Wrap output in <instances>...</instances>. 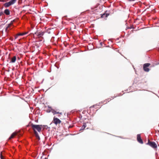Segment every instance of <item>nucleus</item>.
Masks as SVG:
<instances>
[{
	"label": "nucleus",
	"instance_id": "f257e3e1",
	"mask_svg": "<svg viewBox=\"0 0 159 159\" xmlns=\"http://www.w3.org/2000/svg\"><path fill=\"white\" fill-rule=\"evenodd\" d=\"M30 126L33 130L36 137L39 140L40 137L37 131L39 132H40L42 129V125H34L33 124H31Z\"/></svg>",
	"mask_w": 159,
	"mask_h": 159
},
{
	"label": "nucleus",
	"instance_id": "4be33fe9",
	"mask_svg": "<svg viewBox=\"0 0 159 159\" xmlns=\"http://www.w3.org/2000/svg\"><path fill=\"white\" fill-rule=\"evenodd\" d=\"M3 60V58H2V60Z\"/></svg>",
	"mask_w": 159,
	"mask_h": 159
},
{
	"label": "nucleus",
	"instance_id": "f03ea898",
	"mask_svg": "<svg viewBox=\"0 0 159 159\" xmlns=\"http://www.w3.org/2000/svg\"><path fill=\"white\" fill-rule=\"evenodd\" d=\"M147 144L149 145L154 149L156 148H157V144L154 142H151L148 139Z\"/></svg>",
	"mask_w": 159,
	"mask_h": 159
},
{
	"label": "nucleus",
	"instance_id": "ddd939ff",
	"mask_svg": "<svg viewBox=\"0 0 159 159\" xmlns=\"http://www.w3.org/2000/svg\"><path fill=\"white\" fill-rule=\"evenodd\" d=\"M1 159H7L6 157L3 155L2 152H1Z\"/></svg>",
	"mask_w": 159,
	"mask_h": 159
},
{
	"label": "nucleus",
	"instance_id": "9d476101",
	"mask_svg": "<svg viewBox=\"0 0 159 159\" xmlns=\"http://www.w3.org/2000/svg\"><path fill=\"white\" fill-rule=\"evenodd\" d=\"M11 5H12L11 4L10 2H9L7 3H5L4 4V7H9V6H11Z\"/></svg>",
	"mask_w": 159,
	"mask_h": 159
},
{
	"label": "nucleus",
	"instance_id": "aec40b11",
	"mask_svg": "<svg viewBox=\"0 0 159 159\" xmlns=\"http://www.w3.org/2000/svg\"><path fill=\"white\" fill-rule=\"evenodd\" d=\"M1 2H4L5 1L3 0H0Z\"/></svg>",
	"mask_w": 159,
	"mask_h": 159
},
{
	"label": "nucleus",
	"instance_id": "6e6552de",
	"mask_svg": "<svg viewBox=\"0 0 159 159\" xmlns=\"http://www.w3.org/2000/svg\"><path fill=\"white\" fill-rule=\"evenodd\" d=\"M17 134V133L16 132H14L11 135V136L9 137V139H11L12 138H13Z\"/></svg>",
	"mask_w": 159,
	"mask_h": 159
},
{
	"label": "nucleus",
	"instance_id": "0eeeda50",
	"mask_svg": "<svg viewBox=\"0 0 159 159\" xmlns=\"http://www.w3.org/2000/svg\"><path fill=\"white\" fill-rule=\"evenodd\" d=\"M16 60V57L14 56L11 58V59L10 63H14Z\"/></svg>",
	"mask_w": 159,
	"mask_h": 159
},
{
	"label": "nucleus",
	"instance_id": "412c9836",
	"mask_svg": "<svg viewBox=\"0 0 159 159\" xmlns=\"http://www.w3.org/2000/svg\"><path fill=\"white\" fill-rule=\"evenodd\" d=\"M58 116L59 118H60V115H58Z\"/></svg>",
	"mask_w": 159,
	"mask_h": 159
},
{
	"label": "nucleus",
	"instance_id": "2eb2a0df",
	"mask_svg": "<svg viewBox=\"0 0 159 159\" xmlns=\"http://www.w3.org/2000/svg\"><path fill=\"white\" fill-rule=\"evenodd\" d=\"M28 32H24V33H18V35H25V34H28Z\"/></svg>",
	"mask_w": 159,
	"mask_h": 159
},
{
	"label": "nucleus",
	"instance_id": "423d86ee",
	"mask_svg": "<svg viewBox=\"0 0 159 159\" xmlns=\"http://www.w3.org/2000/svg\"><path fill=\"white\" fill-rule=\"evenodd\" d=\"M137 140L141 144L143 143V142L141 139V136L140 134L137 135Z\"/></svg>",
	"mask_w": 159,
	"mask_h": 159
},
{
	"label": "nucleus",
	"instance_id": "7ed1b4c3",
	"mask_svg": "<svg viewBox=\"0 0 159 159\" xmlns=\"http://www.w3.org/2000/svg\"><path fill=\"white\" fill-rule=\"evenodd\" d=\"M52 122L55 125H59L61 123V121L58 118L55 116L53 118Z\"/></svg>",
	"mask_w": 159,
	"mask_h": 159
},
{
	"label": "nucleus",
	"instance_id": "9b49d317",
	"mask_svg": "<svg viewBox=\"0 0 159 159\" xmlns=\"http://www.w3.org/2000/svg\"><path fill=\"white\" fill-rule=\"evenodd\" d=\"M109 15V14L106 13L105 12L104 14L101 15V17L102 18H105V17L106 18Z\"/></svg>",
	"mask_w": 159,
	"mask_h": 159
},
{
	"label": "nucleus",
	"instance_id": "20e7f679",
	"mask_svg": "<svg viewBox=\"0 0 159 159\" xmlns=\"http://www.w3.org/2000/svg\"><path fill=\"white\" fill-rule=\"evenodd\" d=\"M150 65V64L149 63L144 64L143 66V69L144 71L148 72L149 71V69L148 67Z\"/></svg>",
	"mask_w": 159,
	"mask_h": 159
},
{
	"label": "nucleus",
	"instance_id": "5701e85b",
	"mask_svg": "<svg viewBox=\"0 0 159 159\" xmlns=\"http://www.w3.org/2000/svg\"><path fill=\"white\" fill-rule=\"evenodd\" d=\"M129 1H133V0H129Z\"/></svg>",
	"mask_w": 159,
	"mask_h": 159
},
{
	"label": "nucleus",
	"instance_id": "1a4fd4ad",
	"mask_svg": "<svg viewBox=\"0 0 159 159\" xmlns=\"http://www.w3.org/2000/svg\"><path fill=\"white\" fill-rule=\"evenodd\" d=\"M4 13L7 15H9L10 14V11L8 9H6L4 11Z\"/></svg>",
	"mask_w": 159,
	"mask_h": 159
},
{
	"label": "nucleus",
	"instance_id": "393cba45",
	"mask_svg": "<svg viewBox=\"0 0 159 159\" xmlns=\"http://www.w3.org/2000/svg\"><path fill=\"white\" fill-rule=\"evenodd\" d=\"M2 14V13H1H1H0V14L1 15Z\"/></svg>",
	"mask_w": 159,
	"mask_h": 159
},
{
	"label": "nucleus",
	"instance_id": "6ab92c4d",
	"mask_svg": "<svg viewBox=\"0 0 159 159\" xmlns=\"http://www.w3.org/2000/svg\"><path fill=\"white\" fill-rule=\"evenodd\" d=\"M12 25V24H9L8 26L7 27V29L9 27L10 25Z\"/></svg>",
	"mask_w": 159,
	"mask_h": 159
},
{
	"label": "nucleus",
	"instance_id": "4468645a",
	"mask_svg": "<svg viewBox=\"0 0 159 159\" xmlns=\"http://www.w3.org/2000/svg\"><path fill=\"white\" fill-rule=\"evenodd\" d=\"M86 127V123H84L83 124V126L80 129L84 130Z\"/></svg>",
	"mask_w": 159,
	"mask_h": 159
},
{
	"label": "nucleus",
	"instance_id": "b1692460",
	"mask_svg": "<svg viewBox=\"0 0 159 159\" xmlns=\"http://www.w3.org/2000/svg\"><path fill=\"white\" fill-rule=\"evenodd\" d=\"M44 159H47V158H45Z\"/></svg>",
	"mask_w": 159,
	"mask_h": 159
},
{
	"label": "nucleus",
	"instance_id": "f8f14e48",
	"mask_svg": "<svg viewBox=\"0 0 159 159\" xmlns=\"http://www.w3.org/2000/svg\"><path fill=\"white\" fill-rule=\"evenodd\" d=\"M51 112L53 114H59L60 115L62 114V113L61 112L60 113L59 112H57L56 111L54 110H51Z\"/></svg>",
	"mask_w": 159,
	"mask_h": 159
},
{
	"label": "nucleus",
	"instance_id": "dca6fc26",
	"mask_svg": "<svg viewBox=\"0 0 159 159\" xmlns=\"http://www.w3.org/2000/svg\"><path fill=\"white\" fill-rule=\"evenodd\" d=\"M17 0H11L10 1V2L11 5L14 4L16 2Z\"/></svg>",
	"mask_w": 159,
	"mask_h": 159
},
{
	"label": "nucleus",
	"instance_id": "f3484780",
	"mask_svg": "<svg viewBox=\"0 0 159 159\" xmlns=\"http://www.w3.org/2000/svg\"><path fill=\"white\" fill-rule=\"evenodd\" d=\"M46 111L47 112H50V111H51V110L50 109H48Z\"/></svg>",
	"mask_w": 159,
	"mask_h": 159
},
{
	"label": "nucleus",
	"instance_id": "39448f33",
	"mask_svg": "<svg viewBox=\"0 0 159 159\" xmlns=\"http://www.w3.org/2000/svg\"><path fill=\"white\" fill-rule=\"evenodd\" d=\"M44 32H36L34 34L39 37H41L44 35Z\"/></svg>",
	"mask_w": 159,
	"mask_h": 159
},
{
	"label": "nucleus",
	"instance_id": "a211bd4d",
	"mask_svg": "<svg viewBox=\"0 0 159 159\" xmlns=\"http://www.w3.org/2000/svg\"><path fill=\"white\" fill-rule=\"evenodd\" d=\"M18 36L19 35H18V34H17L15 37V39H16Z\"/></svg>",
	"mask_w": 159,
	"mask_h": 159
}]
</instances>
